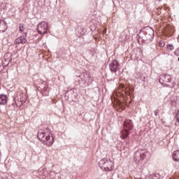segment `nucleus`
Returning <instances> with one entry per match:
<instances>
[{"instance_id": "obj_1", "label": "nucleus", "mask_w": 179, "mask_h": 179, "mask_svg": "<svg viewBox=\"0 0 179 179\" xmlns=\"http://www.w3.org/2000/svg\"><path fill=\"white\" fill-rule=\"evenodd\" d=\"M37 136L38 139H39L43 145H46V146H52V143H54V137H52L51 132L39 131Z\"/></svg>"}, {"instance_id": "obj_2", "label": "nucleus", "mask_w": 179, "mask_h": 179, "mask_svg": "<svg viewBox=\"0 0 179 179\" xmlns=\"http://www.w3.org/2000/svg\"><path fill=\"white\" fill-rule=\"evenodd\" d=\"M124 97V93H121L120 90L115 91L111 96L112 101L115 106L121 110H125V106L121 102V98Z\"/></svg>"}, {"instance_id": "obj_3", "label": "nucleus", "mask_w": 179, "mask_h": 179, "mask_svg": "<svg viewBox=\"0 0 179 179\" xmlns=\"http://www.w3.org/2000/svg\"><path fill=\"white\" fill-rule=\"evenodd\" d=\"M99 167L106 171H111L114 167V163L110 159H103L99 162Z\"/></svg>"}, {"instance_id": "obj_4", "label": "nucleus", "mask_w": 179, "mask_h": 179, "mask_svg": "<svg viewBox=\"0 0 179 179\" xmlns=\"http://www.w3.org/2000/svg\"><path fill=\"white\" fill-rule=\"evenodd\" d=\"M38 33L41 34V36H44V34H47L50 29L48 28V23L47 22H41L38 24L37 27Z\"/></svg>"}, {"instance_id": "obj_5", "label": "nucleus", "mask_w": 179, "mask_h": 179, "mask_svg": "<svg viewBox=\"0 0 179 179\" xmlns=\"http://www.w3.org/2000/svg\"><path fill=\"white\" fill-rule=\"evenodd\" d=\"M145 153L137 151L134 155V162H136V163H141V162L145 160Z\"/></svg>"}, {"instance_id": "obj_6", "label": "nucleus", "mask_w": 179, "mask_h": 179, "mask_svg": "<svg viewBox=\"0 0 179 179\" xmlns=\"http://www.w3.org/2000/svg\"><path fill=\"white\" fill-rule=\"evenodd\" d=\"M134 129V124H132V121L131 120H125L124 121V131H131V129Z\"/></svg>"}, {"instance_id": "obj_7", "label": "nucleus", "mask_w": 179, "mask_h": 179, "mask_svg": "<svg viewBox=\"0 0 179 179\" xmlns=\"http://www.w3.org/2000/svg\"><path fill=\"white\" fill-rule=\"evenodd\" d=\"M26 43H27V39L26 38V35L21 36L17 38L14 41L15 44H26Z\"/></svg>"}, {"instance_id": "obj_8", "label": "nucleus", "mask_w": 179, "mask_h": 179, "mask_svg": "<svg viewBox=\"0 0 179 179\" xmlns=\"http://www.w3.org/2000/svg\"><path fill=\"white\" fill-rule=\"evenodd\" d=\"M110 69L111 72H117L118 71V62L117 60H113L110 64H109Z\"/></svg>"}, {"instance_id": "obj_9", "label": "nucleus", "mask_w": 179, "mask_h": 179, "mask_svg": "<svg viewBox=\"0 0 179 179\" xmlns=\"http://www.w3.org/2000/svg\"><path fill=\"white\" fill-rule=\"evenodd\" d=\"M7 29L6 22L3 20H0V33H5Z\"/></svg>"}, {"instance_id": "obj_10", "label": "nucleus", "mask_w": 179, "mask_h": 179, "mask_svg": "<svg viewBox=\"0 0 179 179\" xmlns=\"http://www.w3.org/2000/svg\"><path fill=\"white\" fill-rule=\"evenodd\" d=\"M8 103V96L5 94H1L0 95V104H2L3 106L6 104Z\"/></svg>"}, {"instance_id": "obj_11", "label": "nucleus", "mask_w": 179, "mask_h": 179, "mask_svg": "<svg viewBox=\"0 0 179 179\" xmlns=\"http://www.w3.org/2000/svg\"><path fill=\"white\" fill-rule=\"evenodd\" d=\"M173 157L175 162H179V150H176L173 153Z\"/></svg>"}, {"instance_id": "obj_12", "label": "nucleus", "mask_w": 179, "mask_h": 179, "mask_svg": "<svg viewBox=\"0 0 179 179\" xmlns=\"http://www.w3.org/2000/svg\"><path fill=\"white\" fill-rule=\"evenodd\" d=\"M129 135V131H128V130H124L122 132V135L120 136V138H122V139H125L128 138Z\"/></svg>"}, {"instance_id": "obj_13", "label": "nucleus", "mask_w": 179, "mask_h": 179, "mask_svg": "<svg viewBox=\"0 0 179 179\" xmlns=\"http://www.w3.org/2000/svg\"><path fill=\"white\" fill-rule=\"evenodd\" d=\"M19 30H20V31H21V32L24 31V24H20Z\"/></svg>"}, {"instance_id": "obj_14", "label": "nucleus", "mask_w": 179, "mask_h": 179, "mask_svg": "<svg viewBox=\"0 0 179 179\" xmlns=\"http://www.w3.org/2000/svg\"><path fill=\"white\" fill-rule=\"evenodd\" d=\"M167 50L169 51H173V50H174V46L173 45H168Z\"/></svg>"}, {"instance_id": "obj_15", "label": "nucleus", "mask_w": 179, "mask_h": 179, "mask_svg": "<svg viewBox=\"0 0 179 179\" xmlns=\"http://www.w3.org/2000/svg\"><path fill=\"white\" fill-rule=\"evenodd\" d=\"M159 46L160 47H164V42H160L159 43Z\"/></svg>"}, {"instance_id": "obj_16", "label": "nucleus", "mask_w": 179, "mask_h": 179, "mask_svg": "<svg viewBox=\"0 0 179 179\" xmlns=\"http://www.w3.org/2000/svg\"><path fill=\"white\" fill-rule=\"evenodd\" d=\"M4 57H5V58H6V57H8V54L5 55Z\"/></svg>"}, {"instance_id": "obj_17", "label": "nucleus", "mask_w": 179, "mask_h": 179, "mask_svg": "<svg viewBox=\"0 0 179 179\" xmlns=\"http://www.w3.org/2000/svg\"><path fill=\"white\" fill-rule=\"evenodd\" d=\"M157 1H162V0H157Z\"/></svg>"}]
</instances>
